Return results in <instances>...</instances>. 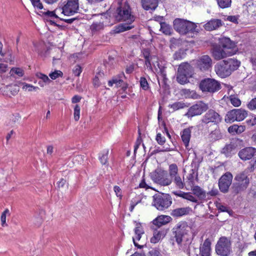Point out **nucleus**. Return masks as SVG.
<instances>
[{"mask_svg":"<svg viewBox=\"0 0 256 256\" xmlns=\"http://www.w3.org/2000/svg\"><path fill=\"white\" fill-rule=\"evenodd\" d=\"M79 9V0H68L62 8L59 10H62V12L65 16H72L77 13Z\"/></svg>","mask_w":256,"mask_h":256,"instance_id":"12","label":"nucleus"},{"mask_svg":"<svg viewBox=\"0 0 256 256\" xmlns=\"http://www.w3.org/2000/svg\"><path fill=\"white\" fill-rule=\"evenodd\" d=\"M234 182L232 186V190L235 194L244 192L250 184V178L244 172L236 174L234 179Z\"/></svg>","mask_w":256,"mask_h":256,"instance_id":"5","label":"nucleus"},{"mask_svg":"<svg viewBox=\"0 0 256 256\" xmlns=\"http://www.w3.org/2000/svg\"><path fill=\"white\" fill-rule=\"evenodd\" d=\"M62 74H63L61 71L55 70L54 72L50 73L49 76L52 80H55L60 76H62Z\"/></svg>","mask_w":256,"mask_h":256,"instance_id":"48","label":"nucleus"},{"mask_svg":"<svg viewBox=\"0 0 256 256\" xmlns=\"http://www.w3.org/2000/svg\"><path fill=\"white\" fill-rule=\"evenodd\" d=\"M188 106L182 102H177L169 106V107L172 108L174 110H177Z\"/></svg>","mask_w":256,"mask_h":256,"instance_id":"36","label":"nucleus"},{"mask_svg":"<svg viewBox=\"0 0 256 256\" xmlns=\"http://www.w3.org/2000/svg\"><path fill=\"white\" fill-rule=\"evenodd\" d=\"M197 65L202 71L208 70L212 67V60L208 56L204 55L199 58Z\"/></svg>","mask_w":256,"mask_h":256,"instance_id":"16","label":"nucleus"},{"mask_svg":"<svg viewBox=\"0 0 256 256\" xmlns=\"http://www.w3.org/2000/svg\"><path fill=\"white\" fill-rule=\"evenodd\" d=\"M200 88L204 92L214 93L219 90L221 86L220 83L214 79L208 78L200 82Z\"/></svg>","mask_w":256,"mask_h":256,"instance_id":"9","label":"nucleus"},{"mask_svg":"<svg viewBox=\"0 0 256 256\" xmlns=\"http://www.w3.org/2000/svg\"><path fill=\"white\" fill-rule=\"evenodd\" d=\"M104 28L103 22H95L91 25L90 30L92 32H96L102 30Z\"/></svg>","mask_w":256,"mask_h":256,"instance_id":"34","label":"nucleus"},{"mask_svg":"<svg viewBox=\"0 0 256 256\" xmlns=\"http://www.w3.org/2000/svg\"><path fill=\"white\" fill-rule=\"evenodd\" d=\"M28 88V90L29 92L36 90L38 89V87L34 86H32L28 84H26V85H24V86L23 88Z\"/></svg>","mask_w":256,"mask_h":256,"instance_id":"60","label":"nucleus"},{"mask_svg":"<svg viewBox=\"0 0 256 256\" xmlns=\"http://www.w3.org/2000/svg\"><path fill=\"white\" fill-rule=\"evenodd\" d=\"M240 62L234 58H228L218 63L214 70L218 76L224 78L230 76L240 66Z\"/></svg>","mask_w":256,"mask_h":256,"instance_id":"2","label":"nucleus"},{"mask_svg":"<svg viewBox=\"0 0 256 256\" xmlns=\"http://www.w3.org/2000/svg\"><path fill=\"white\" fill-rule=\"evenodd\" d=\"M172 220V218L168 216L160 215L156 218L152 222L154 225L160 228L170 222Z\"/></svg>","mask_w":256,"mask_h":256,"instance_id":"20","label":"nucleus"},{"mask_svg":"<svg viewBox=\"0 0 256 256\" xmlns=\"http://www.w3.org/2000/svg\"><path fill=\"white\" fill-rule=\"evenodd\" d=\"M142 54L144 57L145 59L150 58L151 56H150V50L148 49H144L142 50Z\"/></svg>","mask_w":256,"mask_h":256,"instance_id":"63","label":"nucleus"},{"mask_svg":"<svg viewBox=\"0 0 256 256\" xmlns=\"http://www.w3.org/2000/svg\"><path fill=\"white\" fill-rule=\"evenodd\" d=\"M245 130V126H238L234 124L230 126L228 128V132L230 133H236L237 134H241L244 132Z\"/></svg>","mask_w":256,"mask_h":256,"instance_id":"31","label":"nucleus"},{"mask_svg":"<svg viewBox=\"0 0 256 256\" xmlns=\"http://www.w3.org/2000/svg\"><path fill=\"white\" fill-rule=\"evenodd\" d=\"M219 42L220 46L225 50L234 51V48L236 46L234 42L232 41L228 38L223 37L220 38ZM234 51L236 52V50H234Z\"/></svg>","mask_w":256,"mask_h":256,"instance_id":"18","label":"nucleus"},{"mask_svg":"<svg viewBox=\"0 0 256 256\" xmlns=\"http://www.w3.org/2000/svg\"><path fill=\"white\" fill-rule=\"evenodd\" d=\"M192 210L191 208L190 207L180 208L172 210L170 214L174 217H180L188 214Z\"/></svg>","mask_w":256,"mask_h":256,"instance_id":"21","label":"nucleus"},{"mask_svg":"<svg viewBox=\"0 0 256 256\" xmlns=\"http://www.w3.org/2000/svg\"><path fill=\"white\" fill-rule=\"evenodd\" d=\"M141 202V200H136L134 199L132 200H131L130 202V212H132L135 206L138 204V203H140Z\"/></svg>","mask_w":256,"mask_h":256,"instance_id":"58","label":"nucleus"},{"mask_svg":"<svg viewBox=\"0 0 256 256\" xmlns=\"http://www.w3.org/2000/svg\"><path fill=\"white\" fill-rule=\"evenodd\" d=\"M196 24L190 21L181 18H176L174 21V28L181 34L198 32Z\"/></svg>","mask_w":256,"mask_h":256,"instance_id":"4","label":"nucleus"},{"mask_svg":"<svg viewBox=\"0 0 256 256\" xmlns=\"http://www.w3.org/2000/svg\"><path fill=\"white\" fill-rule=\"evenodd\" d=\"M216 252L220 256H228L232 252V242L226 236L220 238L215 247Z\"/></svg>","mask_w":256,"mask_h":256,"instance_id":"6","label":"nucleus"},{"mask_svg":"<svg viewBox=\"0 0 256 256\" xmlns=\"http://www.w3.org/2000/svg\"><path fill=\"white\" fill-rule=\"evenodd\" d=\"M247 106L251 110H256V98H252L248 103Z\"/></svg>","mask_w":256,"mask_h":256,"instance_id":"50","label":"nucleus"},{"mask_svg":"<svg viewBox=\"0 0 256 256\" xmlns=\"http://www.w3.org/2000/svg\"><path fill=\"white\" fill-rule=\"evenodd\" d=\"M222 120L220 115L213 110H208L201 120L202 123L207 124L209 123L218 124Z\"/></svg>","mask_w":256,"mask_h":256,"instance_id":"14","label":"nucleus"},{"mask_svg":"<svg viewBox=\"0 0 256 256\" xmlns=\"http://www.w3.org/2000/svg\"><path fill=\"white\" fill-rule=\"evenodd\" d=\"M149 256H162L158 250L156 248H152L148 252Z\"/></svg>","mask_w":256,"mask_h":256,"instance_id":"53","label":"nucleus"},{"mask_svg":"<svg viewBox=\"0 0 256 256\" xmlns=\"http://www.w3.org/2000/svg\"><path fill=\"white\" fill-rule=\"evenodd\" d=\"M236 152V146L234 143L230 142L226 144L222 149V153L226 156H231Z\"/></svg>","mask_w":256,"mask_h":256,"instance_id":"22","label":"nucleus"},{"mask_svg":"<svg viewBox=\"0 0 256 256\" xmlns=\"http://www.w3.org/2000/svg\"><path fill=\"white\" fill-rule=\"evenodd\" d=\"M116 18L118 21L125 22L126 24H121L114 28V34H118L130 30L134 28L132 23L134 20L130 6L126 2L120 4L116 10Z\"/></svg>","mask_w":256,"mask_h":256,"instance_id":"1","label":"nucleus"},{"mask_svg":"<svg viewBox=\"0 0 256 256\" xmlns=\"http://www.w3.org/2000/svg\"><path fill=\"white\" fill-rule=\"evenodd\" d=\"M80 106L78 104H76L74 108V118L76 121L78 120L80 115Z\"/></svg>","mask_w":256,"mask_h":256,"instance_id":"47","label":"nucleus"},{"mask_svg":"<svg viewBox=\"0 0 256 256\" xmlns=\"http://www.w3.org/2000/svg\"><path fill=\"white\" fill-rule=\"evenodd\" d=\"M139 187L140 188H144L146 190L150 188V187L146 184L144 178H143L140 182Z\"/></svg>","mask_w":256,"mask_h":256,"instance_id":"62","label":"nucleus"},{"mask_svg":"<svg viewBox=\"0 0 256 256\" xmlns=\"http://www.w3.org/2000/svg\"><path fill=\"white\" fill-rule=\"evenodd\" d=\"M108 150L104 151L99 156V160L103 165H108Z\"/></svg>","mask_w":256,"mask_h":256,"instance_id":"37","label":"nucleus"},{"mask_svg":"<svg viewBox=\"0 0 256 256\" xmlns=\"http://www.w3.org/2000/svg\"><path fill=\"white\" fill-rule=\"evenodd\" d=\"M134 232L136 234V240H140L141 238V235L144 234V230L140 224H137L134 229Z\"/></svg>","mask_w":256,"mask_h":256,"instance_id":"39","label":"nucleus"},{"mask_svg":"<svg viewBox=\"0 0 256 256\" xmlns=\"http://www.w3.org/2000/svg\"><path fill=\"white\" fill-rule=\"evenodd\" d=\"M191 77L192 76H187L186 74H182L181 71L180 72L178 70L176 80L179 84H184L188 83L189 82L188 78Z\"/></svg>","mask_w":256,"mask_h":256,"instance_id":"28","label":"nucleus"},{"mask_svg":"<svg viewBox=\"0 0 256 256\" xmlns=\"http://www.w3.org/2000/svg\"><path fill=\"white\" fill-rule=\"evenodd\" d=\"M256 152V148L252 147H248L240 150L238 152V156L242 160H248L254 156Z\"/></svg>","mask_w":256,"mask_h":256,"instance_id":"17","label":"nucleus"},{"mask_svg":"<svg viewBox=\"0 0 256 256\" xmlns=\"http://www.w3.org/2000/svg\"><path fill=\"white\" fill-rule=\"evenodd\" d=\"M192 194L198 198H202L206 196V193L200 186H196L192 188Z\"/></svg>","mask_w":256,"mask_h":256,"instance_id":"32","label":"nucleus"},{"mask_svg":"<svg viewBox=\"0 0 256 256\" xmlns=\"http://www.w3.org/2000/svg\"><path fill=\"white\" fill-rule=\"evenodd\" d=\"M82 72V68L79 65H76L73 69V73L76 76H79Z\"/></svg>","mask_w":256,"mask_h":256,"instance_id":"56","label":"nucleus"},{"mask_svg":"<svg viewBox=\"0 0 256 256\" xmlns=\"http://www.w3.org/2000/svg\"><path fill=\"white\" fill-rule=\"evenodd\" d=\"M152 178L161 186H167L172 184V179L170 178L167 172L162 168H156L152 174Z\"/></svg>","mask_w":256,"mask_h":256,"instance_id":"8","label":"nucleus"},{"mask_svg":"<svg viewBox=\"0 0 256 256\" xmlns=\"http://www.w3.org/2000/svg\"><path fill=\"white\" fill-rule=\"evenodd\" d=\"M229 100L230 103L236 107L238 106L241 104L240 100L236 96L234 95H231L229 97Z\"/></svg>","mask_w":256,"mask_h":256,"instance_id":"43","label":"nucleus"},{"mask_svg":"<svg viewBox=\"0 0 256 256\" xmlns=\"http://www.w3.org/2000/svg\"><path fill=\"white\" fill-rule=\"evenodd\" d=\"M222 135L219 129H216L212 131L208 136V138L210 142H215L221 139Z\"/></svg>","mask_w":256,"mask_h":256,"instance_id":"30","label":"nucleus"},{"mask_svg":"<svg viewBox=\"0 0 256 256\" xmlns=\"http://www.w3.org/2000/svg\"><path fill=\"white\" fill-rule=\"evenodd\" d=\"M42 213V212H41L39 214H36L33 218V222L36 226H40L43 222L42 216L40 215Z\"/></svg>","mask_w":256,"mask_h":256,"instance_id":"41","label":"nucleus"},{"mask_svg":"<svg viewBox=\"0 0 256 256\" xmlns=\"http://www.w3.org/2000/svg\"><path fill=\"white\" fill-rule=\"evenodd\" d=\"M37 76L41 80H42L43 83H49L51 80L48 78V76L43 74L39 73L37 74Z\"/></svg>","mask_w":256,"mask_h":256,"instance_id":"49","label":"nucleus"},{"mask_svg":"<svg viewBox=\"0 0 256 256\" xmlns=\"http://www.w3.org/2000/svg\"><path fill=\"white\" fill-rule=\"evenodd\" d=\"M11 72L17 74L18 76H22L24 75V70L20 68H12Z\"/></svg>","mask_w":256,"mask_h":256,"instance_id":"54","label":"nucleus"},{"mask_svg":"<svg viewBox=\"0 0 256 256\" xmlns=\"http://www.w3.org/2000/svg\"><path fill=\"white\" fill-rule=\"evenodd\" d=\"M30 1L34 7L40 10L43 8V5L40 0H30Z\"/></svg>","mask_w":256,"mask_h":256,"instance_id":"52","label":"nucleus"},{"mask_svg":"<svg viewBox=\"0 0 256 256\" xmlns=\"http://www.w3.org/2000/svg\"><path fill=\"white\" fill-rule=\"evenodd\" d=\"M235 54L234 51L228 50L222 48L220 46H214L212 48V55L216 60H220Z\"/></svg>","mask_w":256,"mask_h":256,"instance_id":"15","label":"nucleus"},{"mask_svg":"<svg viewBox=\"0 0 256 256\" xmlns=\"http://www.w3.org/2000/svg\"><path fill=\"white\" fill-rule=\"evenodd\" d=\"M172 179V182L173 181L176 186L179 189H182L184 188L185 184L184 180H182L179 174L174 176L170 178Z\"/></svg>","mask_w":256,"mask_h":256,"instance_id":"29","label":"nucleus"},{"mask_svg":"<svg viewBox=\"0 0 256 256\" xmlns=\"http://www.w3.org/2000/svg\"><path fill=\"white\" fill-rule=\"evenodd\" d=\"M191 130L190 128H187L183 130L181 136L182 140L186 148L188 146L190 138Z\"/></svg>","mask_w":256,"mask_h":256,"instance_id":"27","label":"nucleus"},{"mask_svg":"<svg viewBox=\"0 0 256 256\" xmlns=\"http://www.w3.org/2000/svg\"><path fill=\"white\" fill-rule=\"evenodd\" d=\"M123 82L124 81L118 78L115 76L113 77L111 80H110L108 82V85L110 86H112L114 84H115L116 87H118L122 85Z\"/></svg>","mask_w":256,"mask_h":256,"instance_id":"38","label":"nucleus"},{"mask_svg":"<svg viewBox=\"0 0 256 256\" xmlns=\"http://www.w3.org/2000/svg\"><path fill=\"white\" fill-rule=\"evenodd\" d=\"M190 228L186 222H178L172 229V237L178 246H181L183 241H188L190 236Z\"/></svg>","mask_w":256,"mask_h":256,"instance_id":"3","label":"nucleus"},{"mask_svg":"<svg viewBox=\"0 0 256 256\" xmlns=\"http://www.w3.org/2000/svg\"><path fill=\"white\" fill-rule=\"evenodd\" d=\"M173 194L176 196H178L179 197L182 198L184 199H186V195L187 192H185L182 191H178V192H174Z\"/></svg>","mask_w":256,"mask_h":256,"instance_id":"59","label":"nucleus"},{"mask_svg":"<svg viewBox=\"0 0 256 256\" xmlns=\"http://www.w3.org/2000/svg\"><path fill=\"white\" fill-rule=\"evenodd\" d=\"M156 140L159 144L163 145L166 142V138L160 133H158L156 135Z\"/></svg>","mask_w":256,"mask_h":256,"instance_id":"51","label":"nucleus"},{"mask_svg":"<svg viewBox=\"0 0 256 256\" xmlns=\"http://www.w3.org/2000/svg\"><path fill=\"white\" fill-rule=\"evenodd\" d=\"M8 214L9 210L6 208L2 214L0 219L2 222V226H8L7 224L6 223V216Z\"/></svg>","mask_w":256,"mask_h":256,"instance_id":"46","label":"nucleus"},{"mask_svg":"<svg viewBox=\"0 0 256 256\" xmlns=\"http://www.w3.org/2000/svg\"><path fill=\"white\" fill-rule=\"evenodd\" d=\"M222 25V21L220 19H212L204 25V28L208 31L216 30Z\"/></svg>","mask_w":256,"mask_h":256,"instance_id":"19","label":"nucleus"},{"mask_svg":"<svg viewBox=\"0 0 256 256\" xmlns=\"http://www.w3.org/2000/svg\"><path fill=\"white\" fill-rule=\"evenodd\" d=\"M114 191L116 193V194L118 197H120V198H122V196L121 194V189L118 186H115L114 187Z\"/></svg>","mask_w":256,"mask_h":256,"instance_id":"61","label":"nucleus"},{"mask_svg":"<svg viewBox=\"0 0 256 256\" xmlns=\"http://www.w3.org/2000/svg\"><path fill=\"white\" fill-rule=\"evenodd\" d=\"M246 122L248 126H253L256 124V118H254L250 120H247Z\"/></svg>","mask_w":256,"mask_h":256,"instance_id":"64","label":"nucleus"},{"mask_svg":"<svg viewBox=\"0 0 256 256\" xmlns=\"http://www.w3.org/2000/svg\"><path fill=\"white\" fill-rule=\"evenodd\" d=\"M233 176L230 172H226L218 180V187L220 191L224 194L228 192L232 184Z\"/></svg>","mask_w":256,"mask_h":256,"instance_id":"13","label":"nucleus"},{"mask_svg":"<svg viewBox=\"0 0 256 256\" xmlns=\"http://www.w3.org/2000/svg\"><path fill=\"white\" fill-rule=\"evenodd\" d=\"M172 198L166 194H156L153 196L152 205L159 210H164L170 206Z\"/></svg>","mask_w":256,"mask_h":256,"instance_id":"7","label":"nucleus"},{"mask_svg":"<svg viewBox=\"0 0 256 256\" xmlns=\"http://www.w3.org/2000/svg\"><path fill=\"white\" fill-rule=\"evenodd\" d=\"M168 172V176L170 178L178 175V168L177 165L175 164H170L169 166Z\"/></svg>","mask_w":256,"mask_h":256,"instance_id":"35","label":"nucleus"},{"mask_svg":"<svg viewBox=\"0 0 256 256\" xmlns=\"http://www.w3.org/2000/svg\"><path fill=\"white\" fill-rule=\"evenodd\" d=\"M160 30L164 34L166 35H170L172 34V28L170 25L164 22H161L160 23Z\"/></svg>","mask_w":256,"mask_h":256,"instance_id":"33","label":"nucleus"},{"mask_svg":"<svg viewBox=\"0 0 256 256\" xmlns=\"http://www.w3.org/2000/svg\"><path fill=\"white\" fill-rule=\"evenodd\" d=\"M216 207H217L218 210H220L222 212H229L228 208L226 206L224 205H222L220 203H218L216 204Z\"/></svg>","mask_w":256,"mask_h":256,"instance_id":"57","label":"nucleus"},{"mask_svg":"<svg viewBox=\"0 0 256 256\" xmlns=\"http://www.w3.org/2000/svg\"><path fill=\"white\" fill-rule=\"evenodd\" d=\"M248 115L247 112L242 109H234L228 112L225 118L226 122H232L234 121H242Z\"/></svg>","mask_w":256,"mask_h":256,"instance_id":"10","label":"nucleus"},{"mask_svg":"<svg viewBox=\"0 0 256 256\" xmlns=\"http://www.w3.org/2000/svg\"><path fill=\"white\" fill-rule=\"evenodd\" d=\"M178 70L182 72V74H186L192 77L194 74L192 67L188 63H183L179 66Z\"/></svg>","mask_w":256,"mask_h":256,"instance_id":"25","label":"nucleus"},{"mask_svg":"<svg viewBox=\"0 0 256 256\" xmlns=\"http://www.w3.org/2000/svg\"><path fill=\"white\" fill-rule=\"evenodd\" d=\"M186 199L194 202H198V199L194 197L190 192H187Z\"/></svg>","mask_w":256,"mask_h":256,"instance_id":"55","label":"nucleus"},{"mask_svg":"<svg viewBox=\"0 0 256 256\" xmlns=\"http://www.w3.org/2000/svg\"><path fill=\"white\" fill-rule=\"evenodd\" d=\"M142 8L146 10H154L158 6V0H142Z\"/></svg>","mask_w":256,"mask_h":256,"instance_id":"23","label":"nucleus"},{"mask_svg":"<svg viewBox=\"0 0 256 256\" xmlns=\"http://www.w3.org/2000/svg\"><path fill=\"white\" fill-rule=\"evenodd\" d=\"M166 232L164 230H155L154 232L153 236L150 238V242L156 244L166 235Z\"/></svg>","mask_w":256,"mask_h":256,"instance_id":"26","label":"nucleus"},{"mask_svg":"<svg viewBox=\"0 0 256 256\" xmlns=\"http://www.w3.org/2000/svg\"><path fill=\"white\" fill-rule=\"evenodd\" d=\"M59 10V8H56L54 11H50V10H46L44 12H42V14L46 16L50 17V18H58V16L56 14V12Z\"/></svg>","mask_w":256,"mask_h":256,"instance_id":"45","label":"nucleus"},{"mask_svg":"<svg viewBox=\"0 0 256 256\" xmlns=\"http://www.w3.org/2000/svg\"><path fill=\"white\" fill-rule=\"evenodd\" d=\"M211 242L208 238H206L202 246L200 248L201 256H210L211 250Z\"/></svg>","mask_w":256,"mask_h":256,"instance_id":"24","label":"nucleus"},{"mask_svg":"<svg viewBox=\"0 0 256 256\" xmlns=\"http://www.w3.org/2000/svg\"><path fill=\"white\" fill-rule=\"evenodd\" d=\"M181 94L186 98H194V95L196 94L193 90L190 91L189 89H182L181 90Z\"/></svg>","mask_w":256,"mask_h":256,"instance_id":"42","label":"nucleus"},{"mask_svg":"<svg viewBox=\"0 0 256 256\" xmlns=\"http://www.w3.org/2000/svg\"><path fill=\"white\" fill-rule=\"evenodd\" d=\"M218 6L222 8H227L230 6L232 0H216Z\"/></svg>","mask_w":256,"mask_h":256,"instance_id":"40","label":"nucleus"},{"mask_svg":"<svg viewBox=\"0 0 256 256\" xmlns=\"http://www.w3.org/2000/svg\"><path fill=\"white\" fill-rule=\"evenodd\" d=\"M208 108V104L202 101L197 102L191 106L188 110L186 116L188 117H193L199 116L206 112Z\"/></svg>","mask_w":256,"mask_h":256,"instance_id":"11","label":"nucleus"},{"mask_svg":"<svg viewBox=\"0 0 256 256\" xmlns=\"http://www.w3.org/2000/svg\"><path fill=\"white\" fill-rule=\"evenodd\" d=\"M140 86L144 90L149 89V85L146 79L144 77H141L140 80Z\"/></svg>","mask_w":256,"mask_h":256,"instance_id":"44","label":"nucleus"}]
</instances>
